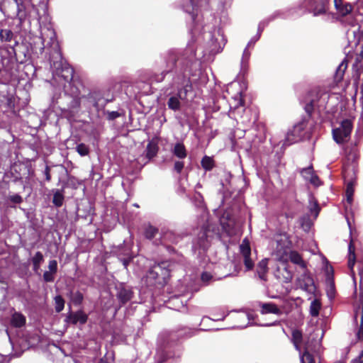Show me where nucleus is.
<instances>
[{"instance_id":"32","label":"nucleus","mask_w":363,"mask_h":363,"mask_svg":"<svg viewBox=\"0 0 363 363\" xmlns=\"http://www.w3.org/2000/svg\"><path fill=\"white\" fill-rule=\"evenodd\" d=\"M289 259L294 264L299 265L304 270L306 269V264L304 262L301 256L297 252H291Z\"/></svg>"},{"instance_id":"33","label":"nucleus","mask_w":363,"mask_h":363,"mask_svg":"<svg viewBox=\"0 0 363 363\" xmlns=\"http://www.w3.org/2000/svg\"><path fill=\"white\" fill-rule=\"evenodd\" d=\"M267 270V261L263 259L259 262L257 268V273L259 278L263 281H266V272Z\"/></svg>"},{"instance_id":"52","label":"nucleus","mask_w":363,"mask_h":363,"mask_svg":"<svg viewBox=\"0 0 363 363\" xmlns=\"http://www.w3.org/2000/svg\"><path fill=\"white\" fill-rule=\"evenodd\" d=\"M201 279L205 285H208L211 282L216 280L213 276L208 272H203L201 275Z\"/></svg>"},{"instance_id":"15","label":"nucleus","mask_w":363,"mask_h":363,"mask_svg":"<svg viewBox=\"0 0 363 363\" xmlns=\"http://www.w3.org/2000/svg\"><path fill=\"white\" fill-rule=\"evenodd\" d=\"M240 251L243 259L247 271L251 270L254 267V262L251 258V249L248 242H245V240L240 245Z\"/></svg>"},{"instance_id":"58","label":"nucleus","mask_w":363,"mask_h":363,"mask_svg":"<svg viewBox=\"0 0 363 363\" xmlns=\"http://www.w3.org/2000/svg\"><path fill=\"white\" fill-rule=\"evenodd\" d=\"M48 271L51 272V273L56 274L57 272V262L55 259L50 260L48 263Z\"/></svg>"},{"instance_id":"28","label":"nucleus","mask_w":363,"mask_h":363,"mask_svg":"<svg viewBox=\"0 0 363 363\" xmlns=\"http://www.w3.org/2000/svg\"><path fill=\"white\" fill-rule=\"evenodd\" d=\"M158 146L156 143L153 142H149L147 145L145 150V156L146 157L150 160L153 157H155L158 152Z\"/></svg>"},{"instance_id":"8","label":"nucleus","mask_w":363,"mask_h":363,"mask_svg":"<svg viewBox=\"0 0 363 363\" xmlns=\"http://www.w3.org/2000/svg\"><path fill=\"white\" fill-rule=\"evenodd\" d=\"M189 236V233L186 230L173 231L167 230L162 234L161 244L166 245L167 250L169 253L175 252V249L167 243H171L182 246L184 243V240Z\"/></svg>"},{"instance_id":"56","label":"nucleus","mask_w":363,"mask_h":363,"mask_svg":"<svg viewBox=\"0 0 363 363\" xmlns=\"http://www.w3.org/2000/svg\"><path fill=\"white\" fill-rule=\"evenodd\" d=\"M12 48V50L13 52H14V55L16 56V60L17 62H20V63H23L24 62H26L28 59V57L27 55V54L26 53L25 51H22V54L23 55V58H21V56H20V54L19 53H17L14 49L13 47L11 48Z\"/></svg>"},{"instance_id":"38","label":"nucleus","mask_w":363,"mask_h":363,"mask_svg":"<svg viewBox=\"0 0 363 363\" xmlns=\"http://www.w3.org/2000/svg\"><path fill=\"white\" fill-rule=\"evenodd\" d=\"M232 174L228 172H223L222 177L220 179V185L222 186L223 191H228V186L230 184V180Z\"/></svg>"},{"instance_id":"17","label":"nucleus","mask_w":363,"mask_h":363,"mask_svg":"<svg viewBox=\"0 0 363 363\" xmlns=\"http://www.w3.org/2000/svg\"><path fill=\"white\" fill-rule=\"evenodd\" d=\"M259 306L260 307V312L262 314H276V315H281V311L280 308L277 307V306L272 302L269 303H262L260 302L259 303Z\"/></svg>"},{"instance_id":"47","label":"nucleus","mask_w":363,"mask_h":363,"mask_svg":"<svg viewBox=\"0 0 363 363\" xmlns=\"http://www.w3.org/2000/svg\"><path fill=\"white\" fill-rule=\"evenodd\" d=\"M234 104H230V109H238L240 107L244 106V100L242 99V96L240 94H238L233 98Z\"/></svg>"},{"instance_id":"11","label":"nucleus","mask_w":363,"mask_h":363,"mask_svg":"<svg viewBox=\"0 0 363 363\" xmlns=\"http://www.w3.org/2000/svg\"><path fill=\"white\" fill-rule=\"evenodd\" d=\"M306 127V121L303 119L296 124H295L292 129L289 130L286 135L283 143V146H289L296 143L301 140L303 137V132Z\"/></svg>"},{"instance_id":"10","label":"nucleus","mask_w":363,"mask_h":363,"mask_svg":"<svg viewBox=\"0 0 363 363\" xmlns=\"http://www.w3.org/2000/svg\"><path fill=\"white\" fill-rule=\"evenodd\" d=\"M329 99L328 93H323L320 95H316L314 98L309 100L304 106V109L308 116L310 117L313 111L315 109L318 112L323 111L326 108V104Z\"/></svg>"},{"instance_id":"50","label":"nucleus","mask_w":363,"mask_h":363,"mask_svg":"<svg viewBox=\"0 0 363 363\" xmlns=\"http://www.w3.org/2000/svg\"><path fill=\"white\" fill-rule=\"evenodd\" d=\"M352 7L350 4L347 3L340 4V9H337V11L343 16L349 14L352 11Z\"/></svg>"},{"instance_id":"59","label":"nucleus","mask_w":363,"mask_h":363,"mask_svg":"<svg viewBox=\"0 0 363 363\" xmlns=\"http://www.w3.org/2000/svg\"><path fill=\"white\" fill-rule=\"evenodd\" d=\"M260 37L261 35L257 33L255 35L251 38L245 48H247L249 49L253 48L255 44L260 39Z\"/></svg>"},{"instance_id":"25","label":"nucleus","mask_w":363,"mask_h":363,"mask_svg":"<svg viewBox=\"0 0 363 363\" xmlns=\"http://www.w3.org/2000/svg\"><path fill=\"white\" fill-rule=\"evenodd\" d=\"M134 257L130 249H124L123 252L118 254V259L123 263L125 268H127Z\"/></svg>"},{"instance_id":"9","label":"nucleus","mask_w":363,"mask_h":363,"mask_svg":"<svg viewBox=\"0 0 363 363\" xmlns=\"http://www.w3.org/2000/svg\"><path fill=\"white\" fill-rule=\"evenodd\" d=\"M352 121L350 119H345L339 127L332 130L333 140L337 144H343L348 141L352 130Z\"/></svg>"},{"instance_id":"26","label":"nucleus","mask_w":363,"mask_h":363,"mask_svg":"<svg viewBox=\"0 0 363 363\" xmlns=\"http://www.w3.org/2000/svg\"><path fill=\"white\" fill-rule=\"evenodd\" d=\"M356 262V255H355V247L353 244L352 240L350 241L348 245V267L351 272L353 270V267L354 266Z\"/></svg>"},{"instance_id":"51","label":"nucleus","mask_w":363,"mask_h":363,"mask_svg":"<svg viewBox=\"0 0 363 363\" xmlns=\"http://www.w3.org/2000/svg\"><path fill=\"white\" fill-rule=\"evenodd\" d=\"M352 7L350 4L347 3L340 4V9H337V11L343 16L349 14L352 11Z\"/></svg>"},{"instance_id":"5","label":"nucleus","mask_w":363,"mask_h":363,"mask_svg":"<svg viewBox=\"0 0 363 363\" xmlns=\"http://www.w3.org/2000/svg\"><path fill=\"white\" fill-rule=\"evenodd\" d=\"M170 263L163 261L152 266L147 272L145 281L149 286H164L170 276Z\"/></svg>"},{"instance_id":"46","label":"nucleus","mask_w":363,"mask_h":363,"mask_svg":"<svg viewBox=\"0 0 363 363\" xmlns=\"http://www.w3.org/2000/svg\"><path fill=\"white\" fill-rule=\"evenodd\" d=\"M346 68L347 64H345L344 61L337 67L335 75L337 81H340L342 79Z\"/></svg>"},{"instance_id":"6","label":"nucleus","mask_w":363,"mask_h":363,"mask_svg":"<svg viewBox=\"0 0 363 363\" xmlns=\"http://www.w3.org/2000/svg\"><path fill=\"white\" fill-rule=\"evenodd\" d=\"M218 229L216 230L211 225L203 226L198 233L196 238L192 241V251L198 256H202L211 245V239L213 235L218 234Z\"/></svg>"},{"instance_id":"16","label":"nucleus","mask_w":363,"mask_h":363,"mask_svg":"<svg viewBox=\"0 0 363 363\" xmlns=\"http://www.w3.org/2000/svg\"><path fill=\"white\" fill-rule=\"evenodd\" d=\"M87 319V315L82 311H77L76 312H69L67 315L65 321L72 325L77 323L84 325L86 323Z\"/></svg>"},{"instance_id":"31","label":"nucleus","mask_w":363,"mask_h":363,"mask_svg":"<svg viewBox=\"0 0 363 363\" xmlns=\"http://www.w3.org/2000/svg\"><path fill=\"white\" fill-rule=\"evenodd\" d=\"M250 56L251 52L250 51V49L245 48L243 50L240 60V68L242 71H246L247 69Z\"/></svg>"},{"instance_id":"60","label":"nucleus","mask_w":363,"mask_h":363,"mask_svg":"<svg viewBox=\"0 0 363 363\" xmlns=\"http://www.w3.org/2000/svg\"><path fill=\"white\" fill-rule=\"evenodd\" d=\"M184 163L182 161H176L174 164V170L178 174H181L184 169Z\"/></svg>"},{"instance_id":"57","label":"nucleus","mask_w":363,"mask_h":363,"mask_svg":"<svg viewBox=\"0 0 363 363\" xmlns=\"http://www.w3.org/2000/svg\"><path fill=\"white\" fill-rule=\"evenodd\" d=\"M106 114L107 115V120L108 121H114L115 119H116L117 118L120 117L121 116V113L118 111H107L106 112Z\"/></svg>"},{"instance_id":"20","label":"nucleus","mask_w":363,"mask_h":363,"mask_svg":"<svg viewBox=\"0 0 363 363\" xmlns=\"http://www.w3.org/2000/svg\"><path fill=\"white\" fill-rule=\"evenodd\" d=\"M359 315H360L361 321L357 333V337L359 340H363V298L361 301V305L354 310V319L355 322H357Z\"/></svg>"},{"instance_id":"61","label":"nucleus","mask_w":363,"mask_h":363,"mask_svg":"<svg viewBox=\"0 0 363 363\" xmlns=\"http://www.w3.org/2000/svg\"><path fill=\"white\" fill-rule=\"evenodd\" d=\"M308 182L315 186H318L321 184L319 177L315 173L308 179Z\"/></svg>"},{"instance_id":"41","label":"nucleus","mask_w":363,"mask_h":363,"mask_svg":"<svg viewBox=\"0 0 363 363\" xmlns=\"http://www.w3.org/2000/svg\"><path fill=\"white\" fill-rule=\"evenodd\" d=\"M70 299L75 306H79L82 304L84 296L79 291L75 292H70Z\"/></svg>"},{"instance_id":"45","label":"nucleus","mask_w":363,"mask_h":363,"mask_svg":"<svg viewBox=\"0 0 363 363\" xmlns=\"http://www.w3.org/2000/svg\"><path fill=\"white\" fill-rule=\"evenodd\" d=\"M300 173L306 181H308V179L315 172L313 166L311 165L309 167L301 169Z\"/></svg>"},{"instance_id":"43","label":"nucleus","mask_w":363,"mask_h":363,"mask_svg":"<svg viewBox=\"0 0 363 363\" xmlns=\"http://www.w3.org/2000/svg\"><path fill=\"white\" fill-rule=\"evenodd\" d=\"M55 308L57 313H60L65 307V300L62 296L57 295L54 298Z\"/></svg>"},{"instance_id":"54","label":"nucleus","mask_w":363,"mask_h":363,"mask_svg":"<svg viewBox=\"0 0 363 363\" xmlns=\"http://www.w3.org/2000/svg\"><path fill=\"white\" fill-rule=\"evenodd\" d=\"M43 281L46 283L53 282L55 279V274L51 273L50 271H45L43 273Z\"/></svg>"},{"instance_id":"22","label":"nucleus","mask_w":363,"mask_h":363,"mask_svg":"<svg viewBox=\"0 0 363 363\" xmlns=\"http://www.w3.org/2000/svg\"><path fill=\"white\" fill-rule=\"evenodd\" d=\"M172 154L177 158L182 160L187 156V151L182 143H177L172 150Z\"/></svg>"},{"instance_id":"37","label":"nucleus","mask_w":363,"mask_h":363,"mask_svg":"<svg viewBox=\"0 0 363 363\" xmlns=\"http://www.w3.org/2000/svg\"><path fill=\"white\" fill-rule=\"evenodd\" d=\"M169 304H172L174 306V310L181 311L182 308L185 307V303L182 300H181V297L179 296H174L171 298L169 301Z\"/></svg>"},{"instance_id":"27","label":"nucleus","mask_w":363,"mask_h":363,"mask_svg":"<svg viewBox=\"0 0 363 363\" xmlns=\"http://www.w3.org/2000/svg\"><path fill=\"white\" fill-rule=\"evenodd\" d=\"M159 233V229L150 223L145 226L144 236L147 240L154 239Z\"/></svg>"},{"instance_id":"4","label":"nucleus","mask_w":363,"mask_h":363,"mask_svg":"<svg viewBox=\"0 0 363 363\" xmlns=\"http://www.w3.org/2000/svg\"><path fill=\"white\" fill-rule=\"evenodd\" d=\"M185 335L186 337H191L193 332L189 330L188 333L182 331L162 333L157 340V349L155 355L156 363H163L171 358L179 357L181 350L178 345L179 338Z\"/></svg>"},{"instance_id":"34","label":"nucleus","mask_w":363,"mask_h":363,"mask_svg":"<svg viewBox=\"0 0 363 363\" xmlns=\"http://www.w3.org/2000/svg\"><path fill=\"white\" fill-rule=\"evenodd\" d=\"M302 333L298 330H294L291 334V341L296 348L299 352H301V347L299 344L302 341Z\"/></svg>"},{"instance_id":"14","label":"nucleus","mask_w":363,"mask_h":363,"mask_svg":"<svg viewBox=\"0 0 363 363\" xmlns=\"http://www.w3.org/2000/svg\"><path fill=\"white\" fill-rule=\"evenodd\" d=\"M306 6L311 9L313 16H317L327 12L328 0H305Z\"/></svg>"},{"instance_id":"19","label":"nucleus","mask_w":363,"mask_h":363,"mask_svg":"<svg viewBox=\"0 0 363 363\" xmlns=\"http://www.w3.org/2000/svg\"><path fill=\"white\" fill-rule=\"evenodd\" d=\"M12 171L16 173V175L13 176L15 182L21 181L24 177L28 178L30 174V169L21 164L13 166Z\"/></svg>"},{"instance_id":"1","label":"nucleus","mask_w":363,"mask_h":363,"mask_svg":"<svg viewBox=\"0 0 363 363\" xmlns=\"http://www.w3.org/2000/svg\"><path fill=\"white\" fill-rule=\"evenodd\" d=\"M161 72L154 74L151 78L156 82H161L167 74H172L177 93L169 97L167 104L169 109L179 111L182 103L187 100L188 93L192 90V83L199 87L205 86L208 80L207 74L201 70L199 58L191 43H189L182 52L170 50L164 53L161 56Z\"/></svg>"},{"instance_id":"36","label":"nucleus","mask_w":363,"mask_h":363,"mask_svg":"<svg viewBox=\"0 0 363 363\" xmlns=\"http://www.w3.org/2000/svg\"><path fill=\"white\" fill-rule=\"evenodd\" d=\"M308 210L311 215L315 219L319 214L320 208L319 206L318 201H315L313 198H311L309 199Z\"/></svg>"},{"instance_id":"35","label":"nucleus","mask_w":363,"mask_h":363,"mask_svg":"<svg viewBox=\"0 0 363 363\" xmlns=\"http://www.w3.org/2000/svg\"><path fill=\"white\" fill-rule=\"evenodd\" d=\"M320 308H321L320 301L317 298L313 299L311 301V305H310V309H309L310 315L313 317H318L319 315Z\"/></svg>"},{"instance_id":"7","label":"nucleus","mask_w":363,"mask_h":363,"mask_svg":"<svg viewBox=\"0 0 363 363\" xmlns=\"http://www.w3.org/2000/svg\"><path fill=\"white\" fill-rule=\"evenodd\" d=\"M113 98L106 97V92L101 89H93L82 97L83 105L86 108H94L96 111L103 110L106 104L113 101Z\"/></svg>"},{"instance_id":"62","label":"nucleus","mask_w":363,"mask_h":363,"mask_svg":"<svg viewBox=\"0 0 363 363\" xmlns=\"http://www.w3.org/2000/svg\"><path fill=\"white\" fill-rule=\"evenodd\" d=\"M43 174L45 178L46 182H50L51 180V175H50V167L48 165L45 166V170L43 171Z\"/></svg>"},{"instance_id":"24","label":"nucleus","mask_w":363,"mask_h":363,"mask_svg":"<svg viewBox=\"0 0 363 363\" xmlns=\"http://www.w3.org/2000/svg\"><path fill=\"white\" fill-rule=\"evenodd\" d=\"M5 201L9 207L15 208L16 205L21 204L23 201V199L18 194H9Z\"/></svg>"},{"instance_id":"12","label":"nucleus","mask_w":363,"mask_h":363,"mask_svg":"<svg viewBox=\"0 0 363 363\" xmlns=\"http://www.w3.org/2000/svg\"><path fill=\"white\" fill-rule=\"evenodd\" d=\"M296 286L310 295L315 294L316 291L314 280L307 269H305L303 273L297 277Z\"/></svg>"},{"instance_id":"39","label":"nucleus","mask_w":363,"mask_h":363,"mask_svg":"<svg viewBox=\"0 0 363 363\" xmlns=\"http://www.w3.org/2000/svg\"><path fill=\"white\" fill-rule=\"evenodd\" d=\"M13 38V33L9 29H0V42H11Z\"/></svg>"},{"instance_id":"18","label":"nucleus","mask_w":363,"mask_h":363,"mask_svg":"<svg viewBox=\"0 0 363 363\" xmlns=\"http://www.w3.org/2000/svg\"><path fill=\"white\" fill-rule=\"evenodd\" d=\"M65 97L67 101V107L62 108V110L63 111H69L72 112L77 111L79 108L81 103H82V99H79L77 96L74 97L65 94Z\"/></svg>"},{"instance_id":"63","label":"nucleus","mask_w":363,"mask_h":363,"mask_svg":"<svg viewBox=\"0 0 363 363\" xmlns=\"http://www.w3.org/2000/svg\"><path fill=\"white\" fill-rule=\"evenodd\" d=\"M354 188L353 182H350L347 184L345 194H354Z\"/></svg>"},{"instance_id":"30","label":"nucleus","mask_w":363,"mask_h":363,"mask_svg":"<svg viewBox=\"0 0 363 363\" xmlns=\"http://www.w3.org/2000/svg\"><path fill=\"white\" fill-rule=\"evenodd\" d=\"M201 165L206 172H208L215 167V161L213 157L205 155L201 159Z\"/></svg>"},{"instance_id":"23","label":"nucleus","mask_w":363,"mask_h":363,"mask_svg":"<svg viewBox=\"0 0 363 363\" xmlns=\"http://www.w3.org/2000/svg\"><path fill=\"white\" fill-rule=\"evenodd\" d=\"M30 261L33 264V272L35 273H38L40 265L44 262L43 254L40 251L36 252L35 255L30 258Z\"/></svg>"},{"instance_id":"13","label":"nucleus","mask_w":363,"mask_h":363,"mask_svg":"<svg viewBox=\"0 0 363 363\" xmlns=\"http://www.w3.org/2000/svg\"><path fill=\"white\" fill-rule=\"evenodd\" d=\"M116 297L120 306H122L129 301H132L134 296V291L130 286L124 283H119L116 285Z\"/></svg>"},{"instance_id":"64","label":"nucleus","mask_w":363,"mask_h":363,"mask_svg":"<svg viewBox=\"0 0 363 363\" xmlns=\"http://www.w3.org/2000/svg\"><path fill=\"white\" fill-rule=\"evenodd\" d=\"M351 363H363V352H361L359 357L353 359Z\"/></svg>"},{"instance_id":"3","label":"nucleus","mask_w":363,"mask_h":363,"mask_svg":"<svg viewBox=\"0 0 363 363\" xmlns=\"http://www.w3.org/2000/svg\"><path fill=\"white\" fill-rule=\"evenodd\" d=\"M40 40L43 47L40 48V52L45 53V58L50 62L53 79L65 88L66 84H70L73 79L74 69L62 57L54 29H43Z\"/></svg>"},{"instance_id":"48","label":"nucleus","mask_w":363,"mask_h":363,"mask_svg":"<svg viewBox=\"0 0 363 363\" xmlns=\"http://www.w3.org/2000/svg\"><path fill=\"white\" fill-rule=\"evenodd\" d=\"M300 224L305 231H308L311 228L312 222L308 216H303L300 218Z\"/></svg>"},{"instance_id":"44","label":"nucleus","mask_w":363,"mask_h":363,"mask_svg":"<svg viewBox=\"0 0 363 363\" xmlns=\"http://www.w3.org/2000/svg\"><path fill=\"white\" fill-rule=\"evenodd\" d=\"M75 149H76V151L77 152V153L82 157L86 156L89 153V146L83 143L78 144L76 146Z\"/></svg>"},{"instance_id":"49","label":"nucleus","mask_w":363,"mask_h":363,"mask_svg":"<svg viewBox=\"0 0 363 363\" xmlns=\"http://www.w3.org/2000/svg\"><path fill=\"white\" fill-rule=\"evenodd\" d=\"M282 280L285 283H289L293 279V274L287 267H284L281 272Z\"/></svg>"},{"instance_id":"29","label":"nucleus","mask_w":363,"mask_h":363,"mask_svg":"<svg viewBox=\"0 0 363 363\" xmlns=\"http://www.w3.org/2000/svg\"><path fill=\"white\" fill-rule=\"evenodd\" d=\"M53 198H52V203L57 207H61L63 204L65 196L62 191L60 189L53 190Z\"/></svg>"},{"instance_id":"40","label":"nucleus","mask_w":363,"mask_h":363,"mask_svg":"<svg viewBox=\"0 0 363 363\" xmlns=\"http://www.w3.org/2000/svg\"><path fill=\"white\" fill-rule=\"evenodd\" d=\"M289 10H277L268 17L271 21H273L277 18L286 19L289 16Z\"/></svg>"},{"instance_id":"21","label":"nucleus","mask_w":363,"mask_h":363,"mask_svg":"<svg viewBox=\"0 0 363 363\" xmlns=\"http://www.w3.org/2000/svg\"><path fill=\"white\" fill-rule=\"evenodd\" d=\"M26 318L24 315L20 312L15 311L11 318V323L15 328H21L25 325Z\"/></svg>"},{"instance_id":"53","label":"nucleus","mask_w":363,"mask_h":363,"mask_svg":"<svg viewBox=\"0 0 363 363\" xmlns=\"http://www.w3.org/2000/svg\"><path fill=\"white\" fill-rule=\"evenodd\" d=\"M271 22L272 21H269V17H267L266 18L261 21L258 24L257 33L261 35L265 27H267Z\"/></svg>"},{"instance_id":"42","label":"nucleus","mask_w":363,"mask_h":363,"mask_svg":"<svg viewBox=\"0 0 363 363\" xmlns=\"http://www.w3.org/2000/svg\"><path fill=\"white\" fill-rule=\"evenodd\" d=\"M300 359L301 363H315L313 355L307 349L303 353L300 352Z\"/></svg>"},{"instance_id":"2","label":"nucleus","mask_w":363,"mask_h":363,"mask_svg":"<svg viewBox=\"0 0 363 363\" xmlns=\"http://www.w3.org/2000/svg\"><path fill=\"white\" fill-rule=\"evenodd\" d=\"M214 0H196V4L194 0H183L182 2V8L184 12L188 13L194 23H196L198 17V10L207 11ZM201 32L203 39L206 42V48L205 55H214L220 52L225 47L227 40L223 33L220 28L211 25H205L200 30L199 24L195 23L194 28L191 30L193 36Z\"/></svg>"},{"instance_id":"55","label":"nucleus","mask_w":363,"mask_h":363,"mask_svg":"<svg viewBox=\"0 0 363 363\" xmlns=\"http://www.w3.org/2000/svg\"><path fill=\"white\" fill-rule=\"evenodd\" d=\"M62 362V363H81V362L77 357L67 354L64 355Z\"/></svg>"}]
</instances>
